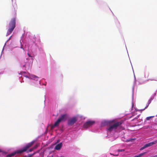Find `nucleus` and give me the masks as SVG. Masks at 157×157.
<instances>
[{
  "mask_svg": "<svg viewBox=\"0 0 157 157\" xmlns=\"http://www.w3.org/2000/svg\"><path fill=\"white\" fill-rule=\"evenodd\" d=\"M16 26V18H12L10 21L8 25V29L6 36L11 34L13 31Z\"/></svg>",
  "mask_w": 157,
  "mask_h": 157,
  "instance_id": "obj_1",
  "label": "nucleus"
},
{
  "mask_svg": "<svg viewBox=\"0 0 157 157\" xmlns=\"http://www.w3.org/2000/svg\"><path fill=\"white\" fill-rule=\"evenodd\" d=\"M122 124L121 122H118L110 126L107 129L108 131L111 132L113 129H116L117 128Z\"/></svg>",
  "mask_w": 157,
  "mask_h": 157,
  "instance_id": "obj_2",
  "label": "nucleus"
},
{
  "mask_svg": "<svg viewBox=\"0 0 157 157\" xmlns=\"http://www.w3.org/2000/svg\"><path fill=\"white\" fill-rule=\"evenodd\" d=\"M34 143V141H32L31 143H29L27 145L25 146V147H24L22 149L20 150V151L18 152V153H21L25 152L27 150L32 146Z\"/></svg>",
  "mask_w": 157,
  "mask_h": 157,
  "instance_id": "obj_3",
  "label": "nucleus"
},
{
  "mask_svg": "<svg viewBox=\"0 0 157 157\" xmlns=\"http://www.w3.org/2000/svg\"><path fill=\"white\" fill-rule=\"evenodd\" d=\"M78 119L76 117H74L69 119L68 120L67 124L69 126H72L77 121Z\"/></svg>",
  "mask_w": 157,
  "mask_h": 157,
  "instance_id": "obj_4",
  "label": "nucleus"
},
{
  "mask_svg": "<svg viewBox=\"0 0 157 157\" xmlns=\"http://www.w3.org/2000/svg\"><path fill=\"white\" fill-rule=\"evenodd\" d=\"M95 123V121H89L86 122L83 125L84 128H87L93 125Z\"/></svg>",
  "mask_w": 157,
  "mask_h": 157,
  "instance_id": "obj_5",
  "label": "nucleus"
},
{
  "mask_svg": "<svg viewBox=\"0 0 157 157\" xmlns=\"http://www.w3.org/2000/svg\"><path fill=\"white\" fill-rule=\"evenodd\" d=\"M157 143V140H156L154 142H151L147 144H145L143 147H141L140 149V150H143L144 149H145L148 147L151 146L153 145V144H155Z\"/></svg>",
  "mask_w": 157,
  "mask_h": 157,
  "instance_id": "obj_6",
  "label": "nucleus"
},
{
  "mask_svg": "<svg viewBox=\"0 0 157 157\" xmlns=\"http://www.w3.org/2000/svg\"><path fill=\"white\" fill-rule=\"evenodd\" d=\"M67 114H64L61 116L58 119L60 120L61 122L65 120L67 118Z\"/></svg>",
  "mask_w": 157,
  "mask_h": 157,
  "instance_id": "obj_7",
  "label": "nucleus"
},
{
  "mask_svg": "<svg viewBox=\"0 0 157 157\" xmlns=\"http://www.w3.org/2000/svg\"><path fill=\"white\" fill-rule=\"evenodd\" d=\"M60 122L61 121L60 120L58 119V120L52 126V129H53L55 127L58 126Z\"/></svg>",
  "mask_w": 157,
  "mask_h": 157,
  "instance_id": "obj_8",
  "label": "nucleus"
},
{
  "mask_svg": "<svg viewBox=\"0 0 157 157\" xmlns=\"http://www.w3.org/2000/svg\"><path fill=\"white\" fill-rule=\"evenodd\" d=\"M20 151V150H17L14 152L11 153V154L8 155L6 156L7 157H11L13 156L14 155L16 154H21V153H18V152Z\"/></svg>",
  "mask_w": 157,
  "mask_h": 157,
  "instance_id": "obj_9",
  "label": "nucleus"
},
{
  "mask_svg": "<svg viewBox=\"0 0 157 157\" xmlns=\"http://www.w3.org/2000/svg\"><path fill=\"white\" fill-rule=\"evenodd\" d=\"M113 121H105L104 122L102 123L101 125L102 126H104L108 124H110Z\"/></svg>",
  "mask_w": 157,
  "mask_h": 157,
  "instance_id": "obj_10",
  "label": "nucleus"
},
{
  "mask_svg": "<svg viewBox=\"0 0 157 157\" xmlns=\"http://www.w3.org/2000/svg\"><path fill=\"white\" fill-rule=\"evenodd\" d=\"M62 143H59L56 145L55 147V149L59 150L62 147Z\"/></svg>",
  "mask_w": 157,
  "mask_h": 157,
  "instance_id": "obj_11",
  "label": "nucleus"
},
{
  "mask_svg": "<svg viewBox=\"0 0 157 157\" xmlns=\"http://www.w3.org/2000/svg\"><path fill=\"white\" fill-rule=\"evenodd\" d=\"M153 99L152 98H150V99H149L148 101V103H147V104L146 105V106L145 107V108H144V109H143V110H144L146 108H147V107L149 105V104L151 103V101Z\"/></svg>",
  "mask_w": 157,
  "mask_h": 157,
  "instance_id": "obj_12",
  "label": "nucleus"
},
{
  "mask_svg": "<svg viewBox=\"0 0 157 157\" xmlns=\"http://www.w3.org/2000/svg\"><path fill=\"white\" fill-rule=\"evenodd\" d=\"M32 79H33L34 80H38V77L35 75H32L31 76Z\"/></svg>",
  "mask_w": 157,
  "mask_h": 157,
  "instance_id": "obj_13",
  "label": "nucleus"
},
{
  "mask_svg": "<svg viewBox=\"0 0 157 157\" xmlns=\"http://www.w3.org/2000/svg\"><path fill=\"white\" fill-rule=\"evenodd\" d=\"M134 140V139H130L128 140H126L125 141L126 142H132Z\"/></svg>",
  "mask_w": 157,
  "mask_h": 157,
  "instance_id": "obj_14",
  "label": "nucleus"
},
{
  "mask_svg": "<svg viewBox=\"0 0 157 157\" xmlns=\"http://www.w3.org/2000/svg\"><path fill=\"white\" fill-rule=\"evenodd\" d=\"M154 117V116H150L149 117H147L146 118V119L147 120H149L151 118L153 117Z\"/></svg>",
  "mask_w": 157,
  "mask_h": 157,
  "instance_id": "obj_15",
  "label": "nucleus"
},
{
  "mask_svg": "<svg viewBox=\"0 0 157 157\" xmlns=\"http://www.w3.org/2000/svg\"><path fill=\"white\" fill-rule=\"evenodd\" d=\"M35 152H34L33 154H29L28 155V157H31L32 156L34 155L35 154Z\"/></svg>",
  "mask_w": 157,
  "mask_h": 157,
  "instance_id": "obj_16",
  "label": "nucleus"
},
{
  "mask_svg": "<svg viewBox=\"0 0 157 157\" xmlns=\"http://www.w3.org/2000/svg\"><path fill=\"white\" fill-rule=\"evenodd\" d=\"M34 150L33 148L30 149L27 152H30L33 151Z\"/></svg>",
  "mask_w": 157,
  "mask_h": 157,
  "instance_id": "obj_17",
  "label": "nucleus"
},
{
  "mask_svg": "<svg viewBox=\"0 0 157 157\" xmlns=\"http://www.w3.org/2000/svg\"><path fill=\"white\" fill-rule=\"evenodd\" d=\"M124 151V149H118V152H122V151Z\"/></svg>",
  "mask_w": 157,
  "mask_h": 157,
  "instance_id": "obj_18",
  "label": "nucleus"
},
{
  "mask_svg": "<svg viewBox=\"0 0 157 157\" xmlns=\"http://www.w3.org/2000/svg\"><path fill=\"white\" fill-rule=\"evenodd\" d=\"M37 147H38L37 145V144H36L33 147V149L34 150V149H36L37 148Z\"/></svg>",
  "mask_w": 157,
  "mask_h": 157,
  "instance_id": "obj_19",
  "label": "nucleus"
},
{
  "mask_svg": "<svg viewBox=\"0 0 157 157\" xmlns=\"http://www.w3.org/2000/svg\"><path fill=\"white\" fill-rule=\"evenodd\" d=\"M28 55L29 57H32V56L29 53H28Z\"/></svg>",
  "mask_w": 157,
  "mask_h": 157,
  "instance_id": "obj_20",
  "label": "nucleus"
},
{
  "mask_svg": "<svg viewBox=\"0 0 157 157\" xmlns=\"http://www.w3.org/2000/svg\"><path fill=\"white\" fill-rule=\"evenodd\" d=\"M139 116H137V117H136V118H135V119H138L139 118Z\"/></svg>",
  "mask_w": 157,
  "mask_h": 157,
  "instance_id": "obj_21",
  "label": "nucleus"
},
{
  "mask_svg": "<svg viewBox=\"0 0 157 157\" xmlns=\"http://www.w3.org/2000/svg\"><path fill=\"white\" fill-rule=\"evenodd\" d=\"M119 155V154H117V155H114V156H118Z\"/></svg>",
  "mask_w": 157,
  "mask_h": 157,
  "instance_id": "obj_22",
  "label": "nucleus"
},
{
  "mask_svg": "<svg viewBox=\"0 0 157 157\" xmlns=\"http://www.w3.org/2000/svg\"><path fill=\"white\" fill-rule=\"evenodd\" d=\"M11 36H10V37L9 38V39H8V40H7V41H8L10 39V38H11Z\"/></svg>",
  "mask_w": 157,
  "mask_h": 157,
  "instance_id": "obj_23",
  "label": "nucleus"
},
{
  "mask_svg": "<svg viewBox=\"0 0 157 157\" xmlns=\"http://www.w3.org/2000/svg\"><path fill=\"white\" fill-rule=\"evenodd\" d=\"M110 155H113L114 156V155L113 154H112V153H110Z\"/></svg>",
  "mask_w": 157,
  "mask_h": 157,
  "instance_id": "obj_24",
  "label": "nucleus"
},
{
  "mask_svg": "<svg viewBox=\"0 0 157 157\" xmlns=\"http://www.w3.org/2000/svg\"><path fill=\"white\" fill-rule=\"evenodd\" d=\"M157 157V155H155L154 156V157Z\"/></svg>",
  "mask_w": 157,
  "mask_h": 157,
  "instance_id": "obj_25",
  "label": "nucleus"
},
{
  "mask_svg": "<svg viewBox=\"0 0 157 157\" xmlns=\"http://www.w3.org/2000/svg\"><path fill=\"white\" fill-rule=\"evenodd\" d=\"M0 152H1V151L0 150Z\"/></svg>",
  "mask_w": 157,
  "mask_h": 157,
  "instance_id": "obj_26",
  "label": "nucleus"
}]
</instances>
